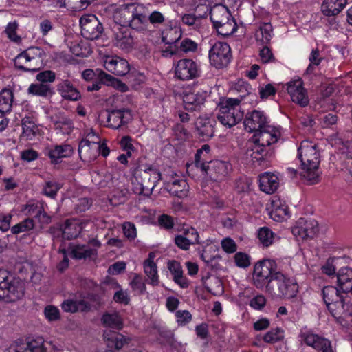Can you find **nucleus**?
<instances>
[{"label": "nucleus", "instance_id": "49530a36", "mask_svg": "<svg viewBox=\"0 0 352 352\" xmlns=\"http://www.w3.org/2000/svg\"><path fill=\"white\" fill-rule=\"evenodd\" d=\"M263 339L269 344L276 343L284 339V331L279 327L272 329L264 335Z\"/></svg>", "mask_w": 352, "mask_h": 352}, {"label": "nucleus", "instance_id": "4468645a", "mask_svg": "<svg viewBox=\"0 0 352 352\" xmlns=\"http://www.w3.org/2000/svg\"><path fill=\"white\" fill-rule=\"evenodd\" d=\"M318 222L314 219L306 220L300 218L296 222V225L292 229L294 236L302 239L313 238L318 232Z\"/></svg>", "mask_w": 352, "mask_h": 352}, {"label": "nucleus", "instance_id": "39448f33", "mask_svg": "<svg viewBox=\"0 0 352 352\" xmlns=\"http://www.w3.org/2000/svg\"><path fill=\"white\" fill-rule=\"evenodd\" d=\"M45 56L41 48L31 47L16 56L14 66L23 72H35L42 67Z\"/></svg>", "mask_w": 352, "mask_h": 352}, {"label": "nucleus", "instance_id": "ea45409f", "mask_svg": "<svg viewBox=\"0 0 352 352\" xmlns=\"http://www.w3.org/2000/svg\"><path fill=\"white\" fill-rule=\"evenodd\" d=\"M62 309L67 312L87 311L90 309V305L84 300H67L62 303Z\"/></svg>", "mask_w": 352, "mask_h": 352}, {"label": "nucleus", "instance_id": "5701e85b", "mask_svg": "<svg viewBox=\"0 0 352 352\" xmlns=\"http://www.w3.org/2000/svg\"><path fill=\"white\" fill-rule=\"evenodd\" d=\"M216 122L210 118L199 117L195 122L196 129L199 138L204 141L213 137Z\"/></svg>", "mask_w": 352, "mask_h": 352}, {"label": "nucleus", "instance_id": "13d9d810", "mask_svg": "<svg viewBox=\"0 0 352 352\" xmlns=\"http://www.w3.org/2000/svg\"><path fill=\"white\" fill-rule=\"evenodd\" d=\"M175 244L183 250H188L190 245L197 244L192 239H186V236L180 234L176 235L174 239Z\"/></svg>", "mask_w": 352, "mask_h": 352}, {"label": "nucleus", "instance_id": "09e8293b", "mask_svg": "<svg viewBox=\"0 0 352 352\" xmlns=\"http://www.w3.org/2000/svg\"><path fill=\"white\" fill-rule=\"evenodd\" d=\"M273 209L270 212L271 218L276 221H281L289 214L288 208L286 206H280L276 201H273Z\"/></svg>", "mask_w": 352, "mask_h": 352}, {"label": "nucleus", "instance_id": "a18cd8bd", "mask_svg": "<svg viewBox=\"0 0 352 352\" xmlns=\"http://www.w3.org/2000/svg\"><path fill=\"white\" fill-rule=\"evenodd\" d=\"M324 301L327 306L331 302L340 299L342 296L340 294L338 289L333 286H326L322 289Z\"/></svg>", "mask_w": 352, "mask_h": 352}, {"label": "nucleus", "instance_id": "338daca9", "mask_svg": "<svg viewBox=\"0 0 352 352\" xmlns=\"http://www.w3.org/2000/svg\"><path fill=\"white\" fill-rule=\"evenodd\" d=\"M44 314L45 317L50 321L57 320L60 318V313L58 309L52 305H48L45 308Z\"/></svg>", "mask_w": 352, "mask_h": 352}, {"label": "nucleus", "instance_id": "6ab92c4d", "mask_svg": "<svg viewBox=\"0 0 352 352\" xmlns=\"http://www.w3.org/2000/svg\"><path fill=\"white\" fill-rule=\"evenodd\" d=\"M107 70L117 76H124L129 72V64L126 60L118 56H107L104 61Z\"/></svg>", "mask_w": 352, "mask_h": 352}, {"label": "nucleus", "instance_id": "e433bc0d", "mask_svg": "<svg viewBox=\"0 0 352 352\" xmlns=\"http://www.w3.org/2000/svg\"><path fill=\"white\" fill-rule=\"evenodd\" d=\"M104 339L107 341V346L120 349L124 344L127 343V339L122 334L111 331H106L104 333Z\"/></svg>", "mask_w": 352, "mask_h": 352}, {"label": "nucleus", "instance_id": "0e129e2a", "mask_svg": "<svg viewBox=\"0 0 352 352\" xmlns=\"http://www.w3.org/2000/svg\"><path fill=\"white\" fill-rule=\"evenodd\" d=\"M18 24L16 22L9 23L6 28V33L8 37L12 41L18 43L21 41V37L16 34Z\"/></svg>", "mask_w": 352, "mask_h": 352}, {"label": "nucleus", "instance_id": "cd10ccee", "mask_svg": "<svg viewBox=\"0 0 352 352\" xmlns=\"http://www.w3.org/2000/svg\"><path fill=\"white\" fill-rule=\"evenodd\" d=\"M210 17L214 28L232 18L228 8L222 5L214 6L210 12Z\"/></svg>", "mask_w": 352, "mask_h": 352}, {"label": "nucleus", "instance_id": "a211bd4d", "mask_svg": "<svg viewBox=\"0 0 352 352\" xmlns=\"http://www.w3.org/2000/svg\"><path fill=\"white\" fill-rule=\"evenodd\" d=\"M287 91L293 102L302 107H305L308 104L309 98L305 89L302 87V82L300 80L288 82Z\"/></svg>", "mask_w": 352, "mask_h": 352}, {"label": "nucleus", "instance_id": "7ed1b4c3", "mask_svg": "<svg viewBox=\"0 0 352 352\" xmlns=\"http://www.w3.org/2000/svg\"><path fill=\"white\" fill-rule=\"evenodd\" d=\"M265 288L273 299L289 300L295 298L299 291L296 280L281 272H276Z\"/></svg>", "mask_w": 352, "mask_h": 352}, {"label": "nucleus", "instance_id": "c9c22d12", "mask_svg": "<svg viewBox=\"0 0 352 352\" xmlns=\"http://www.w3.org/2000/svg\"><path fill=\"white\" fill-rule=\"evenodd\" d=\"M82 227L76 220H67L63 229V237L71 240L77 237L82 232Z\"/></svg>", "mask_w": 352, "mask_h": 352}, {"label": "nucleus", "instance_id": "c756f323", "mask_svg": "<svg viewBox=\"0 0 352 352\" xmlns=\"http://www.w3.org/2000/svg\"><path fill=\"white\" fill-rule=\"evenodd\" d=\"M260 188L262 191L271 194L274 192L279 185L278 177L270 173H265L260 176Z\"/></svg>", "mask_w": 352, "mask_h": 352}, {"label": "nucleus", "instance_id": "3c124183", "mask_svg": "<svg viewBox=\"0 0 352 352\" xmlns=\"http://www.w3.org/2000/svg\"><path fill=\"white\" fill-rule=\"evenodd\" d=\"M129 195V190L126 188H116L112 192L110 202L112 205H120L126 201Z\"/></svg>", "mask_w": 352, "mask_h": 352}, {"label": "nucleus", "instance_id": "1a4fd4ad", "mask_svg": "<svg viewBox=\"0 0 352 352\" xmlns=\"http://www.w3.org/2000/svg\"><path fill=\"white\" fill-rule=\"evenodd\" d=\"M231 49L224 42L215 43L209 51L210 63L217 68L226 67L231 60Z\"/></svg>", "mask_w": 352, "mask_h": 352}, {"label": "nucleus", "instance_id": "dca6fc26", "mask_svg": "<svg viewBox=\"0 0 352 352\" xmlns=\"http://www.w3.org/2000/svg\"><path fill=\"white\" fill-rule=\"evenodd\" d=\"M300 338L305 343L314 349L322 352H334L332 349L331 342L318 334L311 331L301 332Z\"/></svg>", "mask_w": 352, "mask_h": 352}, {"label": "nucleus", "instance_id": "f8f14e48", "mask_svg": "<svg viewBox=\"0 0 352 352\" xmlns=\"http://www.w3.org/2000/svg\"><path fill=\"white\" fill-rule=\"evenodd\" d=\"M231 169V164L228 162L213 160L208 163L203 173L208 175L213 181L221 182L226 179Z\"/></svg>", "mask_w": 352, "mask_h": 352}, {"label": "nucleus", "instance_id": "aec40b11", "mask_svg": "<svg viewBox=\"0 0 352 352\" xmlns=\"http://www.w3.org/2000/svg\"><path fill=\"white\" fill-rule=\"evenodd\" d=\"M268 154L266 147L252 140L247 143L245 158L249 162H258L261 164Z\"/></svg>", "mask_w": 352, "mask_h": 352}, {"label": "nucleus", "instance_id": "6e6d98bb", "mask_svg": "<svg viewBox=\"0 0 352 352\" xmlns=\"http://www.w3.org/2000/svg\"><path fill=\"white\" fill-rule=\"evenodd\" d=\"M44 206H45V204L43 201L30 203L25 205L24 211H25L26 215H34V218H36L37 214H38Z\"/></svg>", "mask_w": 352, "mask_h": 352}, {"label": "nucleus", "instance_id": "680f3d73", "mask_svg": "<svg viewBox=\"0 0 352 352\" xmlns=\"http://www.w3.org/2000/svg\"><path fill=\"white\" fill-rule=\"evenodd\" d=\"M67 6L74 12L85 10L91 3L87 0H66Z\"/></svg>", "mask_w": 352, "mask_h": 352}, {"label": "nucleus", "instance_id": "de8ad7c7", "mask_svg": "<svg viewBox=\"0 0 352 352\" xmlns=\"http://www.w3.org/2000/svg\"><path fill=\"white\" fill-rule=\"evenodd\" d=\"M258 238L264 247H269L273 243L274 234L268 228L263 227L258 230Z\"/></svg>", "mask_w": 352, "mask_h": 352}, {"label": "nucleus", "instance_id": "f257e3e1", "mask_svg": "<svg viewBox=\"0 0 352 352\" xmlns=\"http://www.w3.org/2000/svg\"><path fill=\"white\" fill-rule=\"evenodd\" d=\"M298 157L301 162L302 177L310 185L318 183L320 160L316 144L308 140L302 141L298 148Z\"/></svg>", "mask_w": 352, "mask_h": 352}, {"label": "nucleus", "instance_id": "69168bd1", "mask_svg": "<svg viewBox=\"0 0 352 352\" xmlns=\"http://www.w3.org/2000/svg\"><path fill=\"white\" fill-rule=\"evenodd\" d=\"M234 261L240 267H247L250 265L249 256L243 252H237L234 255Z\"/></svg>", "mask_w": 352, "mask_h": 352}, {"label": "nucleus", "instance_id": "393cba45", "mask_svg": "<svg viewBox=\"0 0 352 352\" xmlns=\"http://www.w3.org/2000/svg\"><path fill=\"white\" fill-rule=\"evenodd\" d=\"M56 89L61 97L65 100L77 101L81 98L80 91L69 80H64L58 83Z\"/></svg>", "mask_w": 352, "mask_h": 352}, {"label": "nucleus", "instance_id": "37998d69", "mask_svg": "<svg viewBox=\"0 0 352 352\" xmlns=\"http://www.w3.org/2000/svg\"><path fill=\"white\" fill-rule=\"evenodd\" d=\"M22 137L26 138L27 140H32L37 131V126L34 122L30 118L26 117L22 120Z\"/></svg>", "mask_w": 352, "mask_h": 352}, {"label": "nucleus", "instance_id": "603ef678", "mask_svg": "<svg viewBox=\"0 0 352 352\" xmlns=\"http://www.w3.org/2000/svg\"><path fill=\"white\" fill-rule=\"evenodd\" d=\"M62 188V184L55 180L45 182L43 192L47 197L54 198L57 192Z\"/></svg>", "mask_w": 352, "mask_h": 352}, {"label": "nucleus", "instance_id": "423d86ee", "mask_svg": "<svg viewBox=\"0 0 352 352\" xmlns=\"http://www.w3.org/2000/svg\"><path fill=\"white\" fill-rule=\"evenodd\" d=\"M276 263L273 260L263 259L258 262L254 268L253 284L258 289L265 288L268 282L276 272Z\"/></svg>", "mask_w": 352, "mask_h": 352}, {"label": "nucleus", "instance_id": "bb28decb", "mask_svg": "<svg viewBox=\"0 0 352 352\" xmlns=\"http://www.w3.org/2000/svg\"><path fill=\"white\" fill-rule=\"evenodd\" d=\"M130 28L138 31L145 30L148 25V14L142 5H137Z\"/></svg>", "mask_w": 352, "mask_h": 352}, {"label": "nucleus", "instance_id": "a19ab883", "mask_svg": "<svg viewBox=\"0 0 352 352\" xmlns=\"http://www.w3.org/2000/svg\"><path fill=\"white\" fill-rule=\"evenodd\" d=\"M28 93L41 97H47L52 96L54 92L50 85L41 82L31 84L28 87Z\"/></svg>", "mask_w": 352, "mask_h": 352}, {"label": "nucleus", "instance_id": "f03ea898", "mask_svg": "<svg viewBox=\"0 0 352 352\" xmlns=\"http://www.w3.org/2000/svg\"><path fill=\"white\" fill-rule=\"evenodd\" d=\"M161 179L159 170L148 164H140L133 172L132 190L135 194L148 197Z\"/></svg>", "mask_w": 352, "mask_h": 352}, {"label": "nucleus", "instance_id": "bf43d9fd", "mask_svg": "<svg viewBox=\"0 0 352 352\" xmlns=\"http://www.w3.org/2000/svg\"><path fill=\"white\" fill-rule=\"evenodd\" d=\"M208 157L206 155L203 154L201 150H197V153L195 155V166L197 168H200L201 171L203 173L206 169L207 164L209 162H208Z\"/></svg>", "mask_w": 352, "mask_h": 352}, {"label": "nucleus", "instance_id": "412c9836", "mask_svg": "<svg viewBox=\"0 0 352 352\" xmlns=\"http://www.w3.org/2000/svg\"><path fill=\"white\" fill-rule=\"evenodd\" d=\"M206 93L202 90L193 89L186 92L183 97L184 107L188 111H197L204 104Z\"/></svg>", "mask_w": 352, "mask_h": 352}, {"label": "nucleus", "instance_id": "5fc2aeb1", "mask_svg": "<svg viewBox=\"0 0 352 352\" xmlns=\"http://www.w3.org/2000/svg\"><path fill=\"white\" fill-rule=\"evenodd\" d=\"M133 290L138 294H143L146 290V285L141 275L135 274L130 282Z\"/></svg>", "mask_w": 352, "mask_h": 352}, {"label": "nucleus", "instance_id": "e2e57ef3", "mask_svg": "<svg viewBox=\"0 0 352 352\" xmlns=\"http://www.w3.org/2000/svg\"><path fill=\"white\" fill-rule=\"evenodd\" d=\"M36 78L38 81L47 84V82H53L56 79V74L52 70H45L39 72Z\"/></svg>", "mask_w": 352, "mask_h": 352}, {"label": "nucleus", "instance_id": "c03bdc74", "mask_svg": "<svg viewBox=\"0 0 352 352\" xmlns=\"http://www.w3.org/2000/svg\"><path fill=\"white\" fill-rule=\"evenodd\" d=\"M217 32L224 36H228L232 34L237 30V24L234 19L231 18L226 22L221 23L219 26L216 27Z\"/></svg>", "mask_w": 352, "mask_h": 352}, {"label": "nucleus", "instance_id": "8fccbe9b", "mask_svg": "<svg viewBox=\"0 0 352 352\" xmlns=\"http://www.w3.org/2000/svg\"><path fill=\"white\" fill-rule=\"evenodd\" d=\"M34 221L33 219L27 218L19 223L18 224L14 226L11 228L12 233L14 234H19L23 232H28L34 229Z\"/></svg>", "mask_w": 352, "mask_h": 352}, {"label": "nucleus", "instance_id": "4be33fe9", "mask_svg": "<svg viewBox=\"0 0 352 352\" xmlns=\"http://www.w3.org/2000/svg\"><path fill=\"white\" fill-rule=\"evenodd\" d=\"M98 143L82 140L79 143L78 153L80 159L85 162H91L98 155Z\"/></svg>", "mask_w": 352, "mask_h": 352}, {"label": "nucleus", "instance_id": "052dcab7", "mask_svg": "<svg viewBox=\"0 0 352 352\" xmlns=\"http://www.w3.org/2000/svg\"><path fill=\"white\" fill-rule=\"evenodd\" d=\"M157 221L159 226L166 230L173 229L175 226L173 217L165 214L159 216Z\"/></svg>", "mask_w": 352, "mask_h": 352}, {"label": "nucleus", "instance_id": "f704fd0d", "mask_svg": "<svg viewBox=\"0 0 352 352\" xmlns=\"http://www.w3.org/2000/svg\"><path fill=\"white\" fill-rule=\"evenodd\" d=\"M70 254L74 258L85 259L96 254V250L87 247L85 245L70 244L69 247Z\"/></svg>", "mask_w": 352, "mask_h": 352}, {"label": "nucleus", "instance_id": "79ce46f5", "mask_svg": "<svg viewBox=\"0 0 352 352\" xmlns=\"http://www.w3.org/2000/svg\"><path fill=\"white\" fill-rule=\"evenodd\" d=\"M102 324L108 327L121 329L122 328V320L117 313L105 314L102 317Z\"/></svg>", "mask_w": 352, "mask_h": 352}, {"label": "nucleus", "instance_id": "2eb2a0df", "mask_svg": "<svg viewBox=\"0 0 352 352\" xmlns=\"http://www.w3.org/2000/svg\"><path fill=\"white\" fill-rule=\"evenodd\" d=\"M280 137L278 129L267 124L266 127L256 131L252 138L255 142L265 146L276 143Z\"/></svg>", "mask_w": 352, "mask_h": 352}, {"label": "nucleus", "instance_id": "864d4df0", "mask_svg": "<svg viewBox=\"0 0 352 352\" xmlns=\"http://www.w3.org/2000/svg\"><path fill=\"white\" fill-rule=\"evenodd\" d=\"M50 119L56 129H61L62 126L71 127L73 124L72 120L65 116L64 113L60 112L52 115Z\"/></svg>", "mask_w": 352, "mask_h": 352}, {"label": "nucleus", "instance_id": "72a5a7b5", "mask_svg": "<svg viewBox=\"0 0 352 352\" xmlns=\"http://www.w3.org/2000/svg\"><path fill=\"white\" fill-rule=\"evenodd\" d=\"M337 278L342 291L345 293L349 292L352 289V269L348 267L341 268L337 274Z\"/></svg>", "mask_w": 352, "mask_h": 352}, {"label": "nucleus", "instance_id": "6e6552de", "mask_svg": "<svg viewBox=\"0 0 352 352\" xmlns=\"http://www.w3.org/2000/svg\"><path fill=\"white\" fill-rule=\"evenodd\" d=\"M101 122H106L107 126L118 129L121 126L128 123L132 119L131 111L126 109H115L112 111L104 110L99 114Z\"/></svg>", "mask_w": 352, "mask_h": 352}, {"label": "nucleus", "instance_id": "9b49d317", "mask_svg": "<svg viewBox=\"0 0 352 352\" xmlns=\"http://www.w3.org/2000/svg\"><path fill=\"white\" fill-rule=\"evenodd\" d=\"M175 76L182 80H188L199 76L200 69L196 62L192 59L179 60L175 67Z\"/></svg>", "mask_w": 352, "mask_h": 352}, {"label": "nucleus", "instance_id": "b1692460", "mask_svg": "<svg viewBox=\"0 0 352 352\" xmlns=\"http://www.w3.org/2000/svg\"><path fill=\"white\" fill-rule=\"evenodd\" d=\"M348 296H342L340 299L328 305L327 307L331 315L337 320V321L342 324L343 315L348 312L351 305L347 302Z\"/></svg>", "mask_w": 352, "mask_h": 352}, {"label": "nucleus", "instance_id": "20e7f679", "mask_svg": "<svg viewBox=\"0 0 352 352\" xmlns=\"http://www.w3.org/2000/svg\"><path fill=\"white\" fill-rule=\"evenodd\" d=\"M240 98H226L221 99L218 104V120L224 126L232 127L242 120L244 112L241 109Z\"/></svg>", "mask_w": 352, "mask_h": 352}, {"label": "nucleus", "instance_id": "ddd939ff", "mask_svg": "<svg viewBox=\"0 0 352 352\" xmlns=\"http://www.w3.org/2000/svg\"><path fill=\"white\" fill-rule=\"evenodd\" d=\"M7 352H47V349L43 339L39 338L28 342L17 340L7 349Z\"/></svg>", "mask_w": 352, "mask_h": 352}, {"label": "nucleus", "instance_id": "473e14b6", "mask_svg": "<svg viewBox=\"0 0 352 352\" xmlns=\"http://www.w3.org/2000/svg\"><path fill=\"white\" fill-rule=\"evenodd\" d=\"M72 153L73 148L69 144L57 145L48 151V156L54 164H58L60 159L68 157Z\"/></svg>", "mask_w": 352, "mask_h": 352}, {"label": "nucleus", "instance_id": "7c9ffc66", "mask_svg": "<svg viewBox=\"0 0 352 352\" xmlns=\"http://www.w3.org/2000/svg\"><path fill=\"white\" fill-rule=\"evenodd\" d=\"M346 0H324L322 4V12L326 16L339 14L346 5Z\"/></svg>", "mask_w": 352, "mask_h": 352}, {"label": "nucleus", "instance_id": "4d7b16f0", "mask_svg": "<svg viewBox=\"0 0 352 352\" xmlns=\"http://www.w3.org/2000/svg\"><path fill=\"white\" fill-rule=\"evenodd\" d=\"M201 258L204 260V261L207 264V266L212 270L216 271L221 267L220 263L221 261V257L219 255L208 256L205 254H202Z\"/></svg>", "mask_w": 352, "mask_h": 352}, {"label": "nucleus", "instance_id": "a878e982", "mask_svg": "<svg viewBox=\"0 0 352 352\" xmlns=\"http://www.w3.org/2000/svg\"><path fill=\"white\" fill-rule=\"evenodd\" d=\"M113 28L115 45L122 50L131 48L133 45V38L127 28H120V26H115Z\"/></svg>", "mask_w": 352, "mask_h": 352}, {"label": "nucleus", "instance_id": "9d476101", "mask_svg": "<svg viewBox=\"0 0 352 352\" xmlns=\"http://www.w3.org/2000/svg\"><path fill=\"white\" fill-rule=\"evenodd\" d=\"M82 36L89 40H94L100 36L103 27L94 14L83 16L80 19Z\"/></svg>", "mask_w": 352, "mask_h": 352}, {"label": "nucleus", "instance_id": "f3484780", "mask_svg": "<svg viewBox=\"0 0 352 352\" xmlns=\"http://www.w3.org/2000/svg\"><path fill=\"white\" fill-rule=\"evenodd\" d=\"M268 124L267 118L263 111L254 110L248 113L244 120L245 129L247 131L256 132Z\"/></svg>", "mask_w": 352, "mask_h": 352}, {"label": "nucleus", "instance_id": "0eeeda50", "mask_svg": "<svg viewBox=\"0 0 352 352\" xmlns=\"http://www.w3.org/2000/svg\"><path fill=\"white\" fill-rule=\"evenodd\" d=\"M23 295L22 285L12 283L9 280L7 272L0 270V299L12 302L21 298Z\"/></svg>", "mask_w": 352, "mask_h": 352}, {"label": "nucleus", "instance_id": "4c0bfd02", "mask_svg": "<svg viewBox=\"0 0 352 352\" xmlns=\"http://www.w3.org/2000/svg\"><path fill=\"white\" fill-rule=\"evenodd\" d=\"M14 99L13 91L4 88L0 91V113L2 116L12 111Z\"/></svg>", "mask_w": 352, "mask_h": 352}, {"label": "nucleus", "instance_id": "c85d7f7f", "mask_svg": "<svg viewBox=\"0 0 352 352\" xmlns=\"http://www.w3.org/2000/svg\"><path fill=\"white\" fill-rule=\"evenodd\" d=\"M135 4H129L126 6L120 8L116 15L115 16V19L118 21L119 25H116V26H120V28H126L130 26L135 10Z\"/></svg>", "mask_w": 352, "mask_h": 352}, {"label": "nucleus", "instance_id": "58836bf2", "mask_svg": "<svg viewBox=\"0 0 352 352\" xmlns=\"http://www.w3.org/2000/svg\"><path fill=\"white\" fill-rule=\"evenodd\" d=\"M168 190L174 196L184 197L188 192V184L184 179L174 180L167 184Z\"/></svg>", "mask_w": 352, "mask_h": 352}, {"label": "nucleus", "instance_id": "774afa93", "mask_svg": "<svg viewBox=\"0 0 352 352\" xmlns=\"http://www.w3.org/2000/svg\"><path fill=\"white\" fill-rule=\"evenodd\" d=\"M174 133L177 139L180 141H185L189 138L188 131L180 124H177L174 126Z\"/></svg>", "mask_w": 352, "mask_h": 352}, {"label": "nucleus", "instance_id": "2f4dec72", "mask_svg": "<svg viewBox=\"0 0 352 352\" xmlns=\"http://www.w3.org/2000/svg\"><path fill=\"white\" fill-rule=\"evenodd\" d=\"M151 253L149 258L144 262V271L147 276V280L149 284L156 286L160 283L159 276L157 275V269L153 258Z\"/></svg>", "mask_w": 352, "mask_h": 352}]
</instances>
